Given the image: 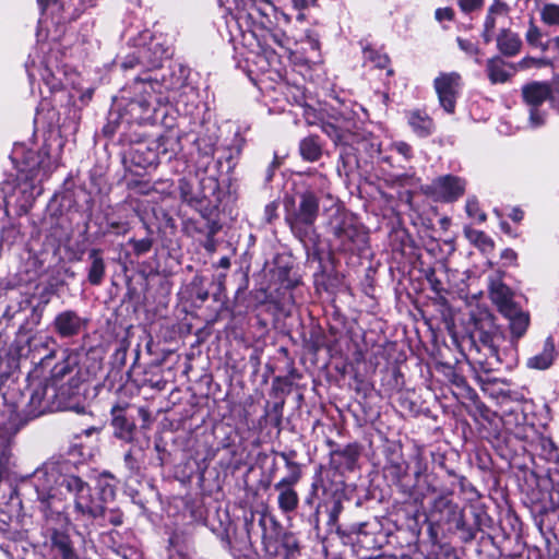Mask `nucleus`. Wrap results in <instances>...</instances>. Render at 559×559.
Wrapping results in <instances>:
<instances>
[{
	"mask_svg": "<svg viewBox=\"0 0 559 559\" xmlns=\"http://www.w3.org/2000/svg\"><path fill=\"white\" fill-rule=\"evenodd\" d=\"M33 484L39 508L46 516L66 512L73 514L76 520H94L104 514L107 497L115 495L112 486L106 485L97 496L81 477L62 476L53 465L37 468Z\"/></svg>",
	"mask_w": 559,
	"mask_h": 559,
	"instance_id": "obj_1",
	"label": "nucleus"
},
{
	"mask_svg": "<svg viewBox=\"0 0 559 559\" xmlns=\"http://www.w3.org/2000/svg\"><path fill=\"white\" fill-rule=\"evenodd\" d=\"M319 214V199L311 191H305L299 197L298 206L287 217L293 233L300 239L305 237L313 226Z\"/></svg>",
	"mask_w": 559,
	"mask_h": 559,
	"instance_id": "obj_2",
	"label": "nucleus"
},
{
	"mask_svg": "<svg viewBox=\"0 0 559 559\" xmlns=\"http://www.w3.org/2000/svg\"><path fill=\"white\" fill-rule=\"evenodd\" d=\"M440 106L448 114L455 111L456 98L459 96L462 78L457 72L440 73L433 81Z\"/></svg>",
	"mask_w": 559,
	"mask_h": 559,
	"instance_id": "obj_3",
	"label": "nucleus"
},
{
	"mask_svg": "<svg viewBox=\"0 0 559 559\" xmlns=\"http://www.w3.org/2000/svg\"><path fill=\"white\" fill-rule=\"evenodd\" d=\"M551 86L547 83L532 82L522 88L524 102L531 107L530 124L537 128L545 122V114L538 110V106L550 97Z\"/></svg>",
	"mask_w": 559,
	"mask_h": 559,
	"instance_id": "obj_4",
	"label": "nucleus"
},
{
	"mask_svg": "<svg viewBox=\"0 0 559 559\" xmlns=\"http://www.w3.org/2000/svg\"><path fill=\"white\" fill-rule=\"evenodd\" d=\"M431 189L439 200L452 202L464 194L465 181L451 175L441 176L432 182Z\"/></svg>",
	"mask_w": 559,
	"mask_h": 559,
	"instance_id": "obj_5",
	"label": "nucleus"
},
{
	"mask_svg": "<svg viewBox=\"0 0 559 559\" xmlns=\"http://www.w3.org/2000/svg\"><path fill=\"white\" fill-rule=\"evenodd\" d=\"M334 123H324L322 129L336 144H347L348 135L355 128L352 112L342 111L334 117Z\"/></svg>",
	"mask_w": 559,
	"mask_h": 559,
	"instance_id": "obj_6",
	"label": "nucleus"
},
{
	"mask_svg": "<svg viewBox=\"0 0 559 559\" xmlns=\"http://www.w3.org/2000/svg\"><path fill=\"white\" fill-rule=\"evenodd\" d=\"M156 84L153 82H141L136 90L142 91L144 96L133 99L129 103L128 108L129 111L134 115L135 120H143L146 118V115L152 109L153 100H158L154 95V86Z\"/></svg>",
	"mask_w": 559,
	"mask_h": 559,
	"instance_id": "obj_7",
	"label": "nucleus"
},
{
	"mask_svg": "<svg viewBox=\"0 0 559 559\" xmlns=\"http://www.w3.org/2000/svg\"><path fill=\"white\" fill-rule=\"evenodd\" d=\"M84 325L83 319L72 310H66L57 314L53 321L56 332L61 337L78 335Z\"/></svg>",
	"mask_w": 559,
	"mask_h": 559,
	"instance_id": "obj_8",
	"label": "nucleus"
},
{
	"mask_svg": "<svg viewBox=\"0 0 559 559\" xmlns=\"http://www.w3.org/2000/svg\"><path fill=\"white\" fill-rule=\"evenodd\" d=\"M334 234L346 250L360 249L366 242L365 231L350 222H343L335 228Z\"/></svg>",
	"mask_w": 559,
	"mask_h": 559,
	"instance_id": "obj_9",
	"label": "nucleus"
},
{
	"mask_svg": "<svg viewBox=\"0 0 559 559\" xmlns=\"http://www.w3.org/2000/svg\"><path fill=\"white\" fill-rule=\"evenodd\" d=\"M487 74L492 84H502L508 82L515 72L512 64L507 63L500 57L490 58L487 61Z\"/></svg>",
	"mask_w": 559,
	"mask_h": 559,
	"instance_id": "obj_10",
	"label": "nucleus"
},
{
	"mask_svg": "<svg viewBox=\"0 0 559 559\" xmlns=\"http://www.w3.org/2000/svg\"><path fill=\"white\" fill-rule=\"evenodd\" d=\"M490 298L501 313H509V309L516 306L509 287L500 282H492L490 285Z\"/></svg>",
	"mask_w": 559,
	"mask_h": 559,
	"instance_id": "obj_11",
	"label": "nucleus"
},
{
	"mask_svg": "<svg viewBox=\"0 0 559 559\" xmlns=\"http://www.w3.org/2000/svg\"><path fill=\"white\" fill-rule=\"evenodd\" d=\"M555 357V343L551 337H548L544 343L542 353L528 358L526 366L531 369L545 370L552 365Z\"/></svg>",
	"mask_w": 559,
	"mask_h": 559,
	"instance_id": "obj_12",
	"label": "nucleus"
},
{
	"mask_svg": "<svg viewBox=\"0 0 559 559\" xmlns=\"http://www.w3.org/2000/svg\"><path fill=\"white\" fill-rule=\"evenodd\" d=\"M510 313H502L503 317H506L510 322V330L515 338L522 337L528 326V314L524 312L518 305L510 308Z\"/></svg>",
	"mask_w": 559,
	"mask_h": 559,
	"instance_id": "obj_13",
	"label": "nucleus"
},
{
	"mask_svg": "<svg viewBox=\"0 0 559 559\" xmlns=\"http://www.w3.org/2000/svg\"><path fill=\"white\" fill-rule=\"evenodd\" d=\"M477 337L478 341L489 349L492 356H498V342L503 336L496 325L489 324L488 329H485L483 325L479 326L477 329Z\"/></svg>",
	"mask_w": 559,
	"mask_h": 559,
	"instance_id": "obj_14",
	"label": "nucleus"
},
{
	"mask_svg": "<svg viewBox=\"0 0 559 559\" xmlns=\"http://www.w3.org/2000/svg\"><path fill=\"white\" fill-rule=\"evenodd\" d=\"M408 123L413 131L419 136H428L432 133L435 128L432 119L427 114L419 110L409 114Z\"/></svg>",
	"mask_w": 559,
	"mask_h": 559,
	"instance_id": "obj_15",
	"label": "nucleus"
},
{
	"mask_svg": "<svg viewBox=\"0 0 559 559\" xmlns=\"http://www.w3.org/2000/svg\"><path fill=\"white\" fill-rule=\"evenodd\" d=\"M522 41L520 37L510 31H502L497 38V47L504 56L516 55L520 51Z\"/></svg>",
	"mask_w": 559,
	"mask_h": 559,
	"instance_id": "obj_16",
	"label": "nucleus"
},
{
	"mask_svg": "<svg viewBox=\"0 0 559 559\" xmlns=\"http://www.w3.org/2000/svg\"><path fill=\"white\" fill-rule=\"evenodd\" d=\"M507 16V8L501 2H495L490 5L488 14L485 20L484 38L488 43L491 40L492 32L496 27L497 21Z\"/></svg>",
	"mask_w": 559,
	"mask_h": 559,
	"instance_id": "obj_17",
	"label": "nucleus"
},
{
	"mask_svg": "<svg viewBox=\"0 0 559 559\" xmlns=\"http://www.w3.org/2000/svg\"><path fill=\"white\" fill-rule=\"evenodd\" d=\"M115 413L116 411L112 409V426L115 428V436L127 442L132 441L135 430V424L133 421L128 420L124 415Z\"/></svg>",
	"mask_w": 559,
	"mask_h": 559,
	"instance_id": "obj_18",
	"label": "nucleus"
},
{
	"mask_svg": "<svg viewBox=\"0 0 559 559\" xmlns=\"http://www.w3.org/2000/svg\"><path fill=\"white\" fill-rule=\"evenodd\" d=\"M90 260L92 261L91 266L88 269V282L92 285H99L105 275V262L100 255V251L98 249H92L90 251Z\"/></svg>",
	"mask_w": 559,
	"mask_h": 559,
	"instance_id": "obj_19",
	"label": "nucleus"
},
{
	"mask_svg": "<svg viewBox=\"0 0 559 559\" xmlns=\"http://www.w3.org/2000/svg\"><path fill=\"white\" fill-rule=\"evenodd\" d=\"M51 542L53 549L61 559H80L67 535L56 532L51 537Z\"/></svg>",
	"mask_w": 559,
	"mask_h": 559,
	"instance_id": "obj_20",
	"label": "nucleus"
},
{
	"mask_svg": "<svg viewBox=\"0 0 559 559\" xmlns=\"http://www.w3.org/2000/svg\"><path fill=\"white\" fill-rule=\"evenodd\" d=\"M299 151L304 159L308 162H316L322 154L321 144L317 136H307L301 140L299 144Z\"/></svg>",
	"mask_w": 559,
	"mask_h": 559,
	"instance_id": "obj_21",
	"label": "nucleus"
},
{
	"mask_svg": "<svg viewBox=\"0 0 559 559\" xmlns=\"http://www.w3.org/2000/svg\"><path fill=\"white\" fill-rule=\"evenodd\" d=\"M278 507L283 512H292L298 506V495L293 488H284L278 490Z\"/></svg>",
	"mask_w": 559,
	"mask_h": 559,
	"instance_id": "obj_22",
	"label": "nucleus"
},
{
	"mask_svg": "<svg viewBox=\"0 0 559 559\" xmlns=\"http://www.w3.org/2000/svg\"><path fill=\"white\" fill-rule=\"evenodd\" d=\"M286 465L292 469V472L287 477H284L274 485V488L277 491L283 490L284 488H293V486L297 484L300 478L299 466L295 462L287 461Z\"/></svg>",
	"mask_w": 559,
	"mask_h": 559,
	"instance_id": "obj_23",
	"label": "nucleus"
},
{
	"mask_svg": "<svg viewBox=\"0 0 559 559\" xmlns=\"http://www.w3.org/2000/svg\"><path fill=\"white\" fill-rule=\"evenodd\" d=\"M540 17L549 26H559V5L552 3L544 5Z\"/></svg>",
	"mask_w": 559,
	"mask_h": 559,
	"instance_id": "obj_24",
	"label": "nucleus"
},
{
	"mask_svg": "<svg viewBox=\"0 0 559 559\" xmlns=\"http://www.w3.org/2000/svg\"><path fill=\"white\" fill-rule=\"evenodd\" d=\"M526 41L535 47H540L544 51L548 48V44H543V34L540 29L533 23H530L528 29L525 34Z\"/></svg>",
	"mask_w": 559,
	"mask_h": 559,
	"instance_id": "obj_25",
	"label": "nucleus"
},
{
	"mask_svg": "<svg viewBox=\"0 0 559 559\" xmlns=\"http://www.w3.org/2000/svg\"><path fill=\"white\" fill-rule=\"evenodd\" d=\"M364 56L366 61H370L374 67L380 69H385L390 62L386 55H382L373 49H365Z\"/></svg>",
	"mask_w": 559,
	"mask_h": 559,
	"instance_id": "obj_26",
	"label": "nucleus"
},
{
	"mask_svg": "<svg viewBox=\"0 0 559 559\" xmlns=\"http://www.w3.org/2000/svg\"><path fill=\"white\" fill-rule=\"evenodd\" d=\"M464 233H465L466 238L469 241H472V242H474V243H476V245H478V246H480L483 248L491 246L490 238L488 236H486L480 230H476V229H473L471 227H465Z\"/></svg>",
	"mask_w": 559,
	"mask_h": 559,
	"instance_id": "obj_27",
	"label": "nucleus"
},
{
	"mask_svg": "<svg viewBox=\"0 0 559 559\" xmlns=\"http://www.w3.org/2000/svg\"><path fill=\"white\" fill-rule=\"evenodd\" d=\"M466 213L469 217L474 218L478 223H483L486 219V214L479 209L478 202L474 199H468L465 205Z\"/></svg>",
	"mask_w": 559,
	"mask_h": 559,
	"instance_id": "obj_28",
	"label": "nucleus"
},
{
	"mask_svg": "<svg viewBox=\"0 0 559 559\" xmlns=\"http://www.w3.org/2000/svg\"><path fill=\"white\" fill-rule=\"evenodd\" d=\"M129 242L132 246L136 255H141L148 252L153 245V241L150 238H144L140 240L131 239Z\"/></svg>",
	"mask_w": 559,
	"mask_h": 559,
	"instance_id": "obj_29",
	"label": "nucleus"
},
{
	"mask_svg": "<svg viewBox=\"0 0 559 559\" xmlns=\"http://www.w3.org/2000/svg\"><path fill=\"white\" fill-rule=\"evenodd\" d=\"M152 49H154V51H163V53L167 51V49H165L159 43H152L150 48H147V49L143 48V49L139 50L140 56L136 58L135 61H133V60L124 61L122 64L123 68H133L135 66V63L139 62V58H143L144 55H146V51L152 50Z\"/></svg>",
	"mask_w": 559,
	"mask_h": 559,
	"instance_id": "obj_30",
	"label": "nucleus"
},
{
	"mask_svg": "<svg viewBox=\"0 0 559 559\" xmlns=\"http://www.w3.org/2000/svg\"><path fill=\"white\" fill-rule=\"evenodd\" d=\"M551 62L548 59H535V58H524L520 61L519 66L523 69L532 68V67H546L550 66Z\"/></svg>",
	"mask_w": 559,
	"mask_h": 559,
	"instance_id": "obj_31",
	"label": "nucleus"
},
{
	"mask_svg": "<svg viewBox=\"0 0 559 559\" xmlns=\"http://www.w3.org/2000/svg\"><path fill=\"white\" fill-rule=\"evenodd\" d=\"M459 47L469 56H477L479 53L478 48L471 40L457 38Z\"/></svg>",
	"mask_w": 559,
	"mask_h": 559,
	"instance_id": "obj_32",
	"label": "nucleus"
},
{
	"mask_svg": "<svg viewBox=\"0 0 559 559\" xmlns=\"http://www.w3.org/2000/svg\"><path fill=\"white\" fill-rule=\"evenodd\" d=\"M391 148L396 151L399 154H401L406 159L411 158L412 156V148L411 146L405 142H394L391 145Z\"/></svg>",
	"mask_w": 559,
	"mask_h": 559,
	"instance_id": "obj_33",
	"label": "nucleus"
},
{
	"mask_svg": "<svg viewBox=\"0 0 559 559\" xmlns=\"http://www.w3.org/2000/svg\"><path fill=\"white\" fill-rule=\"evenodd\" d=\"M98 0H72L75 10L80 13L84 12L88 8L96 5Z\"/></svg>",
	"mask_w": 559,
	"mask_h": 559,
	"instance_id": "obj_34",
	"label": "nucleus"
},
{
	"mask_svg": "<svg viewBox=\"0 0 559 559\" xmlns=\"http://www.w3.org/2000/svg\"><path fill=\"white\" fill-rule=\"evenodd\" d=\"M461 9L465 12H471L480 7L481 0H459Z\"/></svg>",
	"mask_w": 559,
	"mask_h": 559,
	"instance_id": "obj_35",
	"label": "nucleus"
},
{
	"mask_svg": "<svg viewBox=\"0 0 559 559\" xmlns=\"http://www.w3.org/2000/svg\"><path fill=\"white\" fill-rule=\"evenodd\" d=\"M257 11L265 16V17H269L270 14L274 11V5L269 1V0H264L262 2V5L258 7L257 8Z\"/></svg>",
	"mask_w": 559,
	"mask_h": 559,
	"instance_id": "obj_36",
	"label": "nucleus"
},
{
	"mask_svg": "<svg viewBox=\"0 0 559 559\" xmlns=\"http://www.w3.org/2000/svg\"><path fill=\"white\" fill-rule=\"evenodd\" d=\"M436 17L439 21L443 20H452L453 17V10L450 8H441L436 11Z\"/></svg>",
	"mask_w": 559,
	"mask_h": 559,
	"instance_id": "obj_37",
	"label": "nucleus"
},
{
	"mask_svg": "<svg viewBox=\"0 0 559 559\" xmlns=\"http://www.w3.org/2000/svg\"><path fill=\"white\" fill-rule=\"evenodd\" d=\"M414 460L416 461V468H415V477L416 478H419L423 473L425 472L426 469V466L425 464L423 463V456L420 453H417L415 456H414Z\"/></svg>",
	"mask_w": 559,
	"mask_h": 559,
	"instance_id": "obj_38",
	"label": "nucleus"
},
{
	"mask_svg": "<svg viewBox=\"0 0 559 559\" xmlns=\"http://www.w3.org/2000/svg\"><path fill=\"white\" fill-rule=\"evenodd\" d=\"M514 222H520L523 218V212L520 209H514L510 215Z\"/></svg>",
	"mask_w": 559,
	"mask_h": 559,
	"instance_id": "obj_39",
	"label": "nucleus"
},
{
	"mask_svg": "<svg viewBox=\"0 0 559 559\" xmlns=\"http://www.w3.org/2000/svg\"><path fill=\"white\" fill-rule=\"evenodd\" d=\"M502 258L513 261L516 258V253L512 249H506L502 253Z\"/></svg>",
	"mask_w": 559,
	"mask_h": 559,
	"instance_id": "obj_40",
	"label": "nucleus"
},
{
	"mask_svg": "<svg viewBox=\"0 0 559 559\" xmlns=\"http://www.w3.org/2000/svg\"><path fill=\"white\" fill-rule=\"evenodd\" d=\"M45 80H46L47 85H48L51 90H58V88H60V87H61V82H60V81H58V80H55V79H53L52 81H49V80H48V79H46V78H45Z\"/></svg>",
	"mask_w": 559,
	"mask_h": 559,
	"instance_id": "obj_41",
	"label": "nucleus"
},
{
	"mask_svg": "<svg viewBox=\"0 0 559 559\" xmlns=\"http://www.w3.org/2000/svg\"><path fill=\"white\" fill-rule=\"evenodd\" d=\"M41 11H45L50 4L56 3V0H37Z\"/></svg>",
	"mask_w": 559,
	"mask_h": 559,
	"instance_id": "obj_42",
	"label": "nucleus"
},
{
	"mask_svg": "<svg viewBox=\"0 0 559 559\" xmlns=\"http://www.w3.org/2000/svg\"><path fill=\"white\" fill-rule=\"evenodd\" d=\"M294 7L297 9H304L307 5V0H292Z\"/></svg>",
	"mask_w": 559,
	"mask_h": 559,
	"instance_id": "obj_43",
	"label": "nucleus"
},
{
	"mask_svg": "<svg viewBox=\"0 0 559 559\" xmlns=\"http://www.w3.org/2000/svg\"><path fill=\"white\" fill-rule=\"evenodd\" d=\"M40 400H41V393L36 391L33 395H32V399H31V402L32 403H40Z\"/></svg>",
	"mask_w": 559,
	"mask_h": 559,
	"instance_id": "obj_44",
	"label": "nucleus"
},
{
	"mask_svg": "<svg viewBox=\"0 0 559 559\" xmlns=\"http://www.w3.org/2000/svg\"><path fill=\"white\" fill-rule=\"evenodd\" d=\"M160 59H162V56L156 57V58H154V59L150 60V61L147 62V64H148V66H152V67H157V66H159Z\"/></svg>",
	"mask_w": 559,
	"mask_h": 559,
	"instance_id": "obj_45",
	"label": "nucleus"
},
{
	"mask_svg": "<svg viewBox=\"0 0 559 559\" xmlns=\"http://www.w3.org/2000/svg\"><path fill=\"white\" fill-rule=\"evenodd\" d=\"M222 264H223V265H228V261H227V260H226V261H225V260H223V261H222Z\"/></svg>",
	"mask_w": 559,
	"mask_h": 559,
	"instance_id": "obj_46",
	"label": "nucleus"
},
{
	"mask_svg": "<svg viewBox=\"0 0 559 559\" xmlns=\"http://www.w3.org/2000/svg\"><path fill=\"white\" fill-rule=\"evenodd\" d=\"M114 409L116 411L115 414H120L121 413V409H118V411H117V408H114Z\"/></svg>",
	"mask_w": 559,
	"mask_h": 559,
	"instance_id": "obj_47",
	"label": "nucleus"
}]
</instances>
